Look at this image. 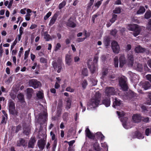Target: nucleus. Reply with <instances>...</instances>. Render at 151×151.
Segmentation results:
<instances>
[{
	"mask_svg": "<svg viewBox=\"0 0 151 151\" xmlns=\"http://www.w3.org/2000/svg\"><path fill=\"white\" fill-rule=\"evenodd\" d=\"M66 91L70 92H73L74 91V89L71 88L70 87H68L66 88Z\"/></svg>",
	"mask_w": 151,
	"mask_h": 151,
	"instance_id": "45",
	"label": "nucleus"
},
{
	"mask_svg": "<svg viewBox=\"0 0 151 151\" xmlns=\"http://www.w3.org/2000/svg\"><path fill=\"white\" fill-rule=\"evenodd\" d=\"M31 59L32 61H34L35 58V56L32 53H31L30 54Z\"/></svg>",
	"mask_w": 151,
	"mask_h": 151,
	"instance_id": "60",
	"label": "nucleus"
},
{
	"mask_svg": "<svg viewBox=\"0 0 151 151\" xmlns=\"http://www.w3.org/2000/svg\"><path fill=\"white\" fill-rule=\"evenodd\" d=\"M72 56L70 55L67 54L65 56V62L66 64L69 66L71 65L72 61Z\"/></svg>",
	"mask_w": 151,
	"mask_h": 151,
	"instance_id": "17",
	"label": "nucleus"
},
{
	"mask_svg": "<svg viewBox=\"0 0 151 151\" xmlns=\"http://www.w3.org/2000/svg\"><path fill=\"white\" fill-rule=\"evenodd\" d=\"M17 98L19 100L22 102L24 101V98L23 95L22 93H19L17 96Z\"/></svg>",
	"mask_w": 151,
	"mask_h": 151,
	"instance_id": "29",
	"label": "nucleus"
},
{
	"mask_svg": "<svg viewBox=\"0 0 151 151\" xmlns=\"http://www.w3.org/2000/svg\"><path fill=\"white\" fill-rule=\"evenodd\" d=\"M110 101L108 98L104 99L102 101V103L107 107L110 105Z\"/></svg>",
	"mask_w": 151,
	"mask_h": 151,
	"instance_id": "18",
	"label": "nucleus"
},
{
	"mask_svg": "<svg viewBox=\"0 0 151 151\" xmlns=\"http://www.w3.org/2000/svg\"><path fill=\"white\" fill-rule=\"evenodd\" d=\"M27 144V143L25 142L24 139L23 138H20L17 142V145L18 147H21V146H24Z\"/></svg>",
	"mask_w": 151,
	"mask_h": 151,
	"instance_id": "16",
	"label": "nucleus"
},
{
	"mask_svg": "<svg viewBox=\"0 0 151 151\" xmlns=\"http://www.w3.org/2000/svg\"><path fill=\"white\" fill-rule=\"evenodd\" d=\"M5 91V89L4 88L3 86H1L0 88V96H1L2 94V92H4Z\"/></svg>",
	"mask_w": 151,
	"mask_h": 151,
	"instance_id": "50",
	"label": "nucleus"
},
{
	"mask_svg": "<svg viewBox=\"0 0 151 151\" xmlns=\"http://www.w3.org/2000/svg\"><path fill=\"white\" fill-rule=\"evenodd\" d=\"M82 74L84 76H87L88 75V70L87 68H84L82 70Z\"/></svg>",
	"mask_w": 151,
	"mask_h": 151,
	"instance_id": "36",
	"label": "nucleus"
},
{
	"mask_svg": "<svg viewBox=\"0 0 151 151\" xmlns=\"http://www.w3.org/2000/svg\"><path fill=\"white\" fill-rule=\"evenodd\" d=\"M42 35L44 36V39L47 41H49L51 40V37L50 35L47 34V32H44L43 33H42Z\"/></svg>",
	"mask_w": 151,
	"mask_h": 151,
	"instance_id": "24",
	"label": "nucleus"
},
{
	"mask_svg": "<svg viewBox=\"0 0 151 151\" xmlns=\"http://www.w3.org/2000/svg\"><path fill=\"white\" fill-rule=\"evenodd\" d=\"M127 78L124 76L121 78L119 80V84L124 91L127 90L128 89V87L126 83Z\"/></svg>",
	"mask_w": 151,
	"mask_h": 151,
	"instance_id": "9",
	"label": "nucleus"
},
{
	"mask_svg": "<svg viewBox=\"0 0 151 151\" xmlns=\"http://www.w3.org/2000/svg\"><path fill=\"white\" fill-rule=\"evenodd\" d=\"M114 65L115 67H118V57L116 56L114 59Z\"/></svg>",
	"mask_w": 151,
	"mask_h": 151,
	"instance_id": "31",
	"label": "nucleus"
},
{
	"mask_svg": "<svg viewBox=\"0 0 151 151\" xmlns=\"http://www.w3.org/2000/svg\"><path fill=\"white\" fill-rule=\"evenodd\" d=\"M62 61V59L60 58L58 60V63L55 61H53L52 62V65L54 68L56 70L58 69L57 72L58 73L60 72L62 69L61 66Z\"/></svg>",
	"mask_w": 151,
	"mask_h": 151,
	"instance_id": "7",
	"label": "nucleus"
},
{
	"mask_svg": "<svg viewBox=\"0 0 151 151\" xmlns=\"http://www.w3.org/2000/svg\"><path fill=\"white\" fill-rule=\"evenodd\" d=\"M9 112L14 116L18 115V112L15 109V104L13 101L10 100L9 101Z\"/></svg>",
	"mask_w": 151,
	"mask_h": 151,
	"instance_id": "8",
	"label": "nucleus"
},
{
	"mask_svg": "<svg viewBox=\"0 0 151 151\" xmlns=\"http://www.w3.org/2000/svg\"><path fill=\"white\" fill-rule=\"evenodd\" d=\"M133 75V77L131 78V80L132 82L136 83L138 80V76L135 74Z\"/></svg>",
	"mask_w": 151,
	"mask_h": 151,
	"instance_id": "27",
	"label": "nucleus"
},
{
	"mask_svg": "<svg viewBox=\"0 0 151 151\" xmlns=\"http://www.w3.org/2000/svg\"><path fill=\"white\" fill-rule=\"evenodd\" d=\"M136 69L137 70L139 71H142V65L139 64H137V65Z\"/></svg>",
	"mask_w": 151,
	"mask_h": 151,
	"instance_id": "41",
	"label": "nucleus"
},
{
	"mask_svg": "<svg viewBox=\"0 0 151 151\" xmlns=\"http://www.w3.org/2000/svg\"><path fill=\"white\" fill-rule=\"evenodd\" d=\"M151 17V12L148 11L145 14V17L146 19H148Z\"/></svg>",
	"mask_w": 151,
	"mask_h": 151,
	"instance_id": "30",
	"label": "nucleus"
},
{
	"mask_svg": "<svg viewBox=\"0 0 151 151\" xmlns=\"http://www.w3.org/2000/svg\"><path fill=\"white\" fill-rule=\"evenodd\" d=\"M86 39V38H79L77 39V41L79 42H81L84 41Z\"/></svg>",
	"mask_w": 151,
	"mask_h": 151,
	"instance_id": "61",
	"label": "nucleus"
},
{
	"mask_svg": "<svg viewBox=\"0 0 151 151\" xmlns=\"http://www.w3.org/2000/svg\"><path fill=\"white\" fill-rule=\"evenodd\" d=\"M51 12H49L44 17V19L45 20H47L51 15Z\"/></svg>",
	"mask_w": 151,
	"mask_h": 151,
	"instance_id": "46",
	"label": "nucleus"
},
{
	"mask_svg": "<svg viewBox=\"0 0 151 151\" xmlns=\"http://www.w3.org/2000/svg\"><path fill=\"white\" fill-rule=\"evenodd\" d=\"M43 93L41 91H38L37 93V96L38 98L42 99L43 97Z\"/></svg>",
	"mask_w": 151,
	"mask_h": 151,
	"instance_id": "37",
	"label": "nucleus"
},
{
	"mask_svg": "<svg viewBox=\"0 0 151 151\" xmlns=\"http://www.w3.org/2000/svg\"><path fill=\"white\" fill-rule=\"evenodd\" d=\"M57 15L55 14L52 17V18L51 19L49 25L50 26L52 25L55 23L57 19Z\"/></svg>",
	"mask_w": 151,
	"mask_h": 151,
	"instance_id": "22",
	"label": "nucleus"
},
{
	"mask_svg": "<svg viewBox=\"0 0 151 151\" xmlns=\"http://www.w3.org/2000/svg\"><path fill=\"white\" fill-rule=\"evenodd\" d=\"M66 4V2L64 1H63L61 3H60L58 6L59 9H60L65 6Z\"/></svg>",
	"mask_w": 151,
	"mask_h": 151,
	"instance_id": "32",
	"label": "nucleus"
},
{
	"mask_svg": "<svg viewBox=\"0 0 151 151\" xmlns=\"http://www.w3.org/2000/svg\"><path fill=\"white\" fill-rule=\"evenodd\" d=\"M13 0H12L10 1L9 2V3L8 4V5L7 6V7L9 8H10L12 6V4L13 2Z\"/></svg>",
	"mask_w": 151,
	"mask_h": 151,
	"instance_id": "62",
	"label": "nucleus"
},
{
	"mask_svg": "<svg viewBox=\"0 0 151 151\" xmlns=\"http://www.w3.org/2000/svg\"><path fill=\"white\" fill-rule=\"evenodd\" d=\"M23 47H21L20 48V51H19L18 53V56L19 58H20L21 57L23 53Z\"/></svg>",
	"mask_w": 151,
	"mask_h": 151,
	"instance_id": "49",
	"label": "nucleus"
},
{
	"mask_svg": "<svg viewBox=\"0 0 151 151\" xmlns=\"http://www.w3.org/2000/svg\"><path fill=\"white\" fill-rule=\"evenodd\" d=\"M75 142V140H72L68 142V143L69 145V147L72 146L73 144Z\"/></svg>",
	"mask_w": 151,
	"mask_h": 151,
	"instance_id": "56",
	"label": "nucleus"
},
{
	"mask_svg": "<svg viewBox=\"0 0 151 151\" xmlns=\"http://www.w3.org/2000/svg\"><path fill=\"white\" fill-rule=\"evenodd\" d=\"M69 114L67 113H65L63 115V118L64 121H66L68 119Z\"/></svg>",
	"mask_w": 151,
	"mask_h": 151,
	"instance_id": "40",
	"label": "nucleus"
},
{
	"mask_svg": "<svg viewBox=\"0 0 151 151\" xmlns=\"http://www.w3.org/2000/svg\"><path fill=\"white\" fill-rule=\"evenodd\" d=\"M4 51L2 48L1 45H0V55L1 57L2 56V53Z\"/></svg>",
	"mask_w": 151,
	"mask_h": 151,
	"instance_id": "55",
	"label": "nucleus"
},
{
	"mask_svg": "<svg viewBox=\"0 0 151 151\" xmlns=\"http://www.w3.org/2000/svg\"><path fill=\"white\" fill-rule=\"evenodd\" d=\"M94 150L97 151H99L100 150L99 144L97 142L95 143L93 145Z\"/></svg>",
	"mask_w": 151,
	"mask_h": 151,
	"instance_id": "28",
	"label": "nucleus"
},
{
	"mask_svg": "<svg viewBox=\"0 0 151 151\" xmlns=\"http://www.w3.org/2000/svg\"><path fill=\"white\" fill-rule=\"evenodd\" d=\"M117 17V15H116L114 14L112 15V18L110 20V22L111 23H114L116 20Z\"/></svg>",
	"mask_w": 151,
	"mask_h": 151,
	"instance_id": "35",
	"label": "nucleus"
},
{
	"mask_svg": "<svg viewBox=\"0 0 151 151\" xmlns=\"http://www.w3.org/2000/svg\"><path fill=\"white\" fill-rule=\"evenodd\" d=\"M105 93L106 96L109 97L111 95H114L115 94V91L114 89L111 87L106 88L105 90Z\"/></svg>",
	"mask_w": 151,
	"mask_h": 151,
	"instance_id": "12",
	"label": "nucleus"
},
{
	"mask_svg": "<svg viewBox=\"0 0 151 151\" xmlns=\"http://www.w3.org/2000/svg\"><path fill=\"white\" fill-rule=\"evenodd\" d=\"M116 113L119 118H121V121L122 123L123 127L127 129H129L135 125L132 120H130L126 117H123L124 116L125 114L123 111H117Z\"/></svg>",
	"mask_w": 151,
	"mask_h": 151,
	"instance_id": "1",
	"label": "nucleus"
},
{
	"mask_svg": "<svg viewBox=\"0 0 151 151\" xmlns=\"http://www.w3.org/2000/svg\"><path fill=\"white\" fill-rule=\"evenodd\" d=\"M29 85L30 86H32L34 88H37L41 85L40 83L35 79H31L29 81Z\"/></svg>",
	"mask_w": 151,
	"mask_h": 151,
	"instance_id": "11",
	"label": "nucleus"
},
{
	"mask_svg": "<svg viewBox=\"0 0 151 151\" xmlns=\"http://www.w3.org/2000/svg\"><path fill=\"white\" fill-rule=\"evenodd\" d=\"M117 32V31L116 29H114L113 30H112L111 32V34L113 36H115L116 34V33Z\"/></svg>",
	"mask_w": 151,
	"mask_h": 151,
	"instance_id": "53",
	"label": "nucleus"
},
{
	"mask_svg": "<svg viewBox=\"0 0 151 151\" xmlns=\"http://www.w3.org/2000/svg\"><path fill=\"white\" fill-rule=\"evenodd\" d=\"M111 47L113 52L115 53H119L120 49L118 43L115 41H113L111 43Z\"/></svg>",
	"mask_w": 151,
	"mask_h": 151,
	"instance_id": "10",
	"label": "nucleus"
},
{
	"mask_svg": "<svg viewBox=\"0 0 151 151\" xmlns=\"http://www.w3.org/2000/svg\"><path fill=\"white\" fill-rule=\"evenodd\" d=\"M28 95L29 96L31 95L32 93L33 89L31 88H28L27 90Z\"/></svg>",
	"mask_w": 151,
	"mask_h": 151,
	"instance_id": "44",
	"label": "nucleus"
},
{
	"mask_svg": "<svg viewBox=\"0 0 151 151\" xmlns=\"http://www.w3.org/2000/svg\"><path fill=\"white\" fill-rule=\"evenodd\" d=\"M97 133L95 134L93 133H86V136L89 139H94L95 137V135Z\"/></svg>",
	"mask_w": 151,
	"mask_h": 151,
	"instance_id": "23",
	"label": "nucleus"
},
{
	"mask_svg": "<svg viewBox=\"0 0 151 151\" xmlns=\"http://www.w3.org/2000/svg\"><path fill=\"white\" fill-rule=\"evenodd\" d=\"M100 95L99 92H97L88 103V106L91 108L97 107L100 102Z\"/></svg>",
	"mask_w": 151,
	"mask_h": 151,
	"instance_id": "3",
	"label": "nucleus"
},
{
	"mask_svg": "<svg viewBox=\"0 0 151 151\" xmlns=\"http://www.w3.org/2000/svg\"><path fill=\"white\" fill-rule=\"evenodd\" d=\"M146 78L147 80L149 81L151 83V75L148 74L147 75Z\"/></svg>",
	"mask_w": 151,
	"mask_h": 151,
	"instance_id": "54",
	"label": "nucleus"
},
{
	"mask_svg": "<svg viewBox=\"0 0 151 151\" xmlns=\"http://www.w3.org/2000/svg\"><path fill=\"white\" fill-rule=\"evenodd\" d=\"M51 136H52V140H55V136L53 133H50Z\"/></svg>",
	"mask_w": 151,
	"mask_h": 151,
	"instance_id": "58",
	"label": "nucleus"
},
{
	"mask_svg": "<svg viewBox=\"0 0 151 151\" xmlns=\"http://www.w3.org/2000/svg\"><path fill=\"white\" fill-rule=\"evenodd\" d=\"M98 58L97 57H95L93 60V63L91 59H89L88 62V68L90 69L92 73H93L96 70V64L97 63Z\"/></svg>",
	"mask_w": 151,
	"mask_h": 151,
	"instance_id": "5",
	"label": "nucleus"
},
{
	"mask_svg": "<svg viewBox=\"0 0 151 151\" xmlns=\"http://www.w3.org/2000/svg\"><path fill=\"white\" fill-rule=\"evenodd\" d=\"M27 10V8H25L23 9H22L20 10V13L22 14H26L25 11Z\"/></svg>",
	"mask_w": 151,
	"mask_h": 151,
	"instance_id": "51",
	"label": "nucleus"
},
{
	"mask_svg": "<svg viewBox=\"0 0 151 151\" xmlns=\"http://www.w3.org/2000/svg\"><path fill=\"white\" fill-rule=\"evenodd\" d=\"M88 83L86 80H84L82 83V87L83 89L86 88L87 85Z\"/></svg>",
	"mask_w": 151,
	"mask_h": 151,
	"instance_id": "38",
	"label": "nucleus"
},
{
	"mask_svg": "<svg viewBox=\"0 0 151 151\" xmlns=\"http://www.w3.org/2000/svg\"><path fill=\"white\" fill-rule=\"evenodd\" d=\"M121 104L120 101L117 99L116 98H115L113 102V107L115 108H116V106H119Z\"/></svg>",
	"mask_w": 151,
	"mask_h": 151,
	"instance_id": "21",
	"label": "nucleus"
},
{
	"mask_svg": "<svg viewBox=\"0 0 151 151\" xmlns=\"http://www.w3.org/2000/svg\"><path fill=\"white\" fill-rule=\"evenodd\" d=\"M67 25L70 27H74L76 26V24L73 22V19L70 18L68 21L67 23Z\"/></svg>",
	"mask_w": 151,
	"mask_h": 151,
	"instance_id": "20",
	"label": "nucleus"
},
{
	"mask_svg": "<svg viewBox=\"0 0 151 151\" xmlns=\"http://www.w3.org/2000/svg\"><path fill=\"white\" fill-rule=\"evenodd\" d=\"M107 73V70L103 72L102 73V76L101 78L103 79L104 76L106 75Z\"/></svg>",
	"mask_w": 151,
	"mask_h": 151,
	"instance_id": "52",
	"label": "nucleus"
},
{
	"mask_svg": "<svg viewBox=\"0 0 151 151\" xmlns=\"http://www.w3.org/2000/svg\"><path fill=\"white\" fill-rule=\"evenodd\" d=\"M132 119L133 123L135 124L136 123L140 122L142 117L139 114H134L132 116Z\"/></svg>",
	"mask_w": 151,
	"mask_h": 151,
	"instance_id": "13",
	"label": "nucleus"
},
{
	"mask_svg": "<svg viewBox=\"0 0 151 151\" xmlns=\"http://www.w3.org/2000/svg\"><path fill=\"white\" fill-rule=\"evenodd\" d=\"M101 3L102 1H98L94 4V6H95L97 7V8H98L101 4Z\"/></svg>",
	"mask_w": 151,
	"mask_h": 151,
	"instance_id": "47",
	"label": "nucleus"
},
{
	"mask_svg": "<svg viewBox=\"0 0 151 151\" xmlns=\"http://www.w3.org/2000/svg\"><path fill=\"white\" fill-rule=\"evenodd\" d=\"M61 44L60 43H57L55 46V50L56 51L59 50L60 48L61 47Z\"/></svg>",
	"mask_w": 151,
	"mask_h": 151,
	"instance_id": "43",
	"label": "nucleus"
},
{
	"mask_svg": "<svg viewBox=\"0 0 151 151\" xmlns=\"http://www.w3.org/2000/svg\"><path fill=\"white\" fill-rule=\"evenodd\" d=\"M139 85L140 86H142V87L145 90L149 89L151 86L150 84L148 81L141 82L139 84Z\"/></svg>",
	"mask_w": 151,
	"mask_h": 151,
	"instance_id": "15",
	"label": "nucleus"
},
{
	"mask_svg": "<svg viewBox=\"0 0 151 151\" xmlns=\"http://www.w3.org/2000/svg\"><path fill=\"white\" fill-rule=\"evenodd\" d=\"M37 26V25L36 24H32L29 28L30 29H32L36 28Z\"/></svg>",
	"mask_w": 151,
	"mask_h": 151,
	"instance_id": "57",
	"label": "nucleus"
},
{
	"mask_svg": "<svg viewBox=\"0 0 151 151\" xmlns=\"http://www.w3.org/2000/svg\"><path fill=\"white\" fill-rule=\"evenodd\" d=\"M23 28L22 27H20V28H19V35H22L23 33Z\"/></svg>",
	"mask_w": 151,
	"mask_h": 151,
	"instance_id": "64",
	"label": "nucleus"
},
{
	"mask_svg": "<svg viewBox=\"0 0 151 151\" xmlns=\"http://www.w3.org/2000/svg\"><path fill=\"white\" fill-rule=\"evenodd\" d=\"M71 100L69 98H68L66 101V108L67 110L70 109L71 105Z\"/></svg>",
	"mask_w": 151,
	"mask_h": 151,
	"instance_id": "25",
	"label": "nucleus"
},
{
	"mask_svg": "<svg viewBox=\"0 0 151 151\" xmlns=\"http://www.w3.org/2000/svg\"><path fill=\"white\" fill-rule=\"evenodd\" d=\"M40 62L41 63H46L47 62V60L44 58L42 57L40 59Z\"/></svg>",
	"mask_w": 151,
	"mask_h": 151,
	"instance_id": "42",
	"label": "nucleus"
},
{
	"mask_svg": "<svg viewBox=\"0 0 151 151\" xmlns=\"http://www.w3.org/2000/svg\"><path fill=\"white\" fill-rule=\"evenodd\" d=\"M136 133V135L138 138L143 139L144 137V136L142 135L141 133Z\"/></svg>",
	"mask_w": 151,
	"mask_h": 151,
	"instance_id": "48",
	"label": "nucleus"
},
{
	"mask_svg": "<svg viewBox=\"0 0 151 151\" xmlns=\"http://www.w3.org/2000/svg\"><path fill=\"white\" fill-rule=\"evenodd\" d=\"M145 51V49L142 48L140 46L136 47L135 49V52L139 53L143 52Z\"/></svg>",
	"mask_w": 151,
	"mask_h": 151,
	"instance_id": "19",
	"label": "nucleus"
},
{
	"mask_svg": "<svg viewBox=\"0 0 151 151\" xmlns=\"http://www.w3.org/2000/svg\"><path fill=\"white\" fill-rule=\"evenodd\" d=\"M43 138L38 140L37 142V145L39 148L41 150H43L45 147V145L46 143V138L47 134L46 133H43L42 134Z\"/></svg>",
	"mask_w": 151,
	"mask_h": 151,
	"instance_id": "6",
	"label": "nucleus"
},
{
	"mask_svg": "<svg viewBox=\"0 0 151 151\" xmlns=\"http://www.w3.org/2000/svg\"><path fill=\"white\" fill-rule=\"evenodd\" d=\"M119 67L122 68L125 64L129 67H132L133 65L134 58L132 52H129L128 54L127 60L126 61L124 56L123 55H121L119 58Z\"/></svg>",
	"mask_w": 151,
	"mask_h": 151,
	"instance_id": "2",
	"label": "nucleus"
},
{
	"mask_svg": "<svg viewBox=\"0 0 151 151\" xmlns=\"http://www.w3.org/2000/svg\"><path fill=\"white\" fill-rule=\"evenodd\" d=\"M121 12V9L120 8L117 7L113 11V12L115 14H119Z\"/></svg>",
	"mask_w": 151,
	"mask_h": 151,
	"instance_id": "34",
	"label": "nucleus"
},
{
	"mask_svg": "<svg viewBox=\"0 0 151 151\" xmlns=\"http://www.w3.org/2000/svg\"><path fill=\"white\" fill-rule=\"evenodd\" d=\"M145 11V8L143 6H141L137 12V14H142L144 13Z\"/></svg>",
	"mask_w": 151,
	"mask_h": 151,
	"instance_id": "26",
	"label": "nucleus"
},
{
	"mask_svg": "<svg viewBox=\"0 0 151 151\" xmlns=\"http://www.w3.org/2000/svg\"><path fill=\"white\" fill-rule=\"evenodd\" d=\"M148 98L147 99V103L149 105L151 104V93H149L148 95Z\"/></svg>",
	"mask_w": 151,
	"mask_h": 151,
	"instance_id": "39",
	"label": "nucleus"
},
{
	"mask_svg": "<svg viewBox=\"0 0 151 151\" xmlns=\"http://www.w3.org/2000/svg\"><path fill=\"white\" fill-rule=\"evenodd\" d=\"M60 87V85L59 83H58V82H56L55 85V88L56 89H58Z\"/></svg>",
	"mask_w": 151,
	"mask_h": 151,
	"instance_id": "59",
	"label": "nucleus"
},
{
	"mask_svg": "<svg viewBox=\"0 0 151 151\" xmlns=\"http://www.w3.org/2000/svg\"><path fill=\"white\" fill-rule=\"evenodd\" d=\"M127 28L130 31H134L133 35L136 37L140 34L142 30L144 29V27L136 24H129L127 27Z\"/></svg>",
	"mask_w": 151,
	"mask_h": 151,
	"instance_id": "4",
	"label": "nucleus"
},
{
	"mask_svg": "<svg viewBox=\"0 0 151 151\" xmlns=\"http://www.w3.org/2000/svg\"><path fill=\"white\" fill-rule=\"evenodd\" d=\"M68 151H74L73 147V146L69 147Z\"/></svg>",
	"mask_w": 151,
	"mask_h": 151,
	"instance_id": "63",
	"label": "nucleus"
},
{
	"mask_svg": "<svg viewBox=\"0 0 151 151\" xmlns=\"http://www.w3.org/2000/svg\"><path fill=\"white\" fill-rule=\"evenodd\" d=\"M30 51V49H29L26 50L25 51V53H24V60H25L27 59V58H28V56H29V52Z\"/></svg>",
	"mask_w": 151,
	"mask_h": 151,
	"instance_id": "33",
	"label": "nucleus"
},
{
	"mask_svg": "<svg viewBox=\"0 0 151 151\" xmlns=\"http://www.w3.org/2000/svg\"><path fill=\"white\" fill-rule=\"evenodd\" d=\"M36 138L35 137H32L30 139L28 142V148H33L36 142Z\"/></svg>",
	"mask_w": 151,
	"mask_h": 151,
	"instance_id": "14",
	"label": "nucleus"
}]
</instances>
